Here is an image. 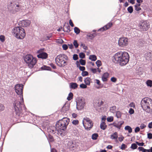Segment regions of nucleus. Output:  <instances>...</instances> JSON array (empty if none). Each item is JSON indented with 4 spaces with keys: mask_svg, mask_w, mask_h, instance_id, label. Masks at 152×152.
<instances>
[{
    "mask_svg": "<svg viewBox=\"0 0 152 152\" xmlns=\"http://www.w3.org/2000/svg\"><path fill=\"white\" fill-rule=\"evenodd\" d=\"M15 92L19 95L23 96V85L22 84H17L15 86ZM23 99L22 97L21 101H15L14 103L15 111L16 115L19 116L21 113L22 107H24Z\"/></svg>",
    "mask_w": 152,
    "mask_h": 152,
    "instance_id": "f257e3e1",
    "label": "nucleus"
},
{
    "mask_svg": "<svg viewBox=\"0 0 152 152\" xmlns=\"http://www.w3.org/2000/svg\"><path fill=\"white\" fill-rule=\"evenodd\" d=\"M129 56L128 53L120 51L114 54L113 57V61L116 64H119L121 66L126 65L129 62Z\"/></svg>",
    "mask_w": 152,
    "mask_h": 152,
    "instance_id": "f03ea898",
    "label": "nucleus"
},
{
    "mask_svg": "<svg viewBox=\"0 0 152 152\" xmlns=\"http://www.w3.org/2000/svg\"><path fill=\"white\" fill-rule=\"evenodd\" d=\"M143 110L146 113H152V100L148 97L143 98L140 103Z\"/></svg>",
    "mask_w": 152,
    "mask_h": 152,
    "instance_id": "7ed1b4c3",
    "label": "nucleus"
},
{
    "mask_svg": "<svg viewBox=\"0 0 152 152\" xmlns=\"http://www.w3.org/2000/svg\"><path fill=\"white\" fill-rule=\"evenodd\" d=\"M54 128L56 131H57L58 134H60L61 136L66 135V126L64 121L61 120L58 121Z\"/></svg>",
    "mask_w": 152,
    "mask_h": 152,
    "instance_id": "20e7f679",
    "label": "nucleus"
},
{
    "mask_svg": "<svg viewBox=\"0 0 152 152\" xmlns=\"http://www.w3.org/2000/svg\"><path fill=\"white\" fill-rule=\"evenodd\" d=\"M57 64L61 67H65L66 65V55L61 54L58 56L55 59Z\"/></svg>",
    "mask_w": 152,
    "mask_h": 152,
    "instance_id": "39448f33",
    "label": "nucleus"
},
{
    "mask_svg": "<svg viewBox=\"0 0 152 152\" xmlns=\"http://www.w3.org/2000/svg\"><path fill=\"white\" fill-rule=\"evenodd\" d=\"M24 60L28 64V66L30 68H32L37 62L36 59L30 54L26 55L24 58Z\"/></svg>",
    "mask_w": 152,
    "mask_h": 152,
    "instance_id": "423d86ee",
    "label": "nucleus"
},
{
    "mask_svg": "<svg viewBox=\"0 0 152 152\" xmlns=\"http://www.w3.org/2000/svg\"><path fill=\"white\" fill-rule=\"evenodd\" d=\"M83 124L85 129L90 130L93 126V123L89 118L86 117L83 119Z\"/></svg>",
    "mask_w": 152,
    "mask_h": 152,
    "instance_id": "0eeeda50",
    "label": "nucleus"
},
{
    "mask_svg": "<svg viewBox=\"0 0 152 152\" xmlns=\"http://www.w3.org/2000/svg\"><path fill=\"white\" fill-rule=\"evenodd\" d=\"M138 27L141 31H145L149 28L150 24L147 20L141 21L139 24Z\"/></svg>",
    "mask_w": 152,
    "mask_h": 152,
    "instance_id": "6e6552de",
    "label": "nucleus"
},
{
    "mask_svg": "<svg viewBox=\"0 0 152 152\" xmlns=\"http://www.w3.org/2000/svg\"><path fill=\"white\" fill-rule=\"evenodd\" d=\"M20 9L19 5L15 2H11L8 5V9L11 12L14 13L19 11Z\"/></svg>",
    "mask_w": 152,
    "mask_h": 152,
    "instance_id": "1a4fd4ad",
    "label": "nucleus"
},
{
    "mask_svg": "<svg viewBox=\"0 0 152 152\" xmlns=\"http://www.w3.org/2000/svg\"><path fill=\"white\" fill-rule=\"evenodd\" d=\"M128 44V39L125 37L120 38L118 40V44L120 46L124 47Z\"/></svg>",
    "mask_w": 152,
    "mask_h": 152,
    "instance_id": "9d476101",
    "label": "nucleus"
},
{
    "mask_svg": "<svg viewBox=\"0 0 152 152\" xmlns=\"http://www.w3.org/2000/svg\"><path fill=\"white\" fill-rule=\"evenodd\" d=\"M85 105L84 99L82 97H79L77 99V107L80 109H83Z\"/></svg>",
    "mask_w": 152,
    "mask_h": 152,
    "instance_id": "9b49d317",
    "label": "nucleus"
},
{
    "mask_svg": "<svg viewBox=\"0 0 152 152\" xmlns=\"http://www.w3.org/2000/svg\"><path fill=\"white\" fill-rule=\"evenodd\" d=\"M44 50V49H41L37 51V53H39V54L37 56V57L38 58L46 59L48 57V54L45 52H43Z\"/></svg>",
    "mask_w": 152,
    "mask_h": 152,
    "instance_id": "f8f14e48",
    "label": "nucleus"
},
{
    "mask_svg": "<svg viewBox=\"0 0 152 152\" xmlns=\"http://www.w3.org/2000/svg\"><path fill=\"white\" fill-rule=\"evenodd\" d=\"M113 25V23L111 22H110L102 28L99 29L98 30V31H106L111 28L112 26Z\"/></svg>",
    "mask_w": 152,
    "mask_h": 152,
    "instance_id": "ddd939ff",
    "label": "nucleus"
},
{
    "mask_svg": "<svg viewBox=\"0 0 152 152\" xmlns=\"http://www.w3.org/2000/svg\"><path fill=\"white\" fill-rule=\"evenodd\" d=\"M20 27H15L12 30V33L14 35V36L16 37H19V36H18L20 30Z\"/></svg>",
    "mask_w": 152,
    "mask_h": 152,
    "instance_id": "4468645a",
    "label": "nucleus"
},
{
    "mask_svg": "<svg viewBox=\"0 0 152 152\" xmlns=\"http://www.w3.org/2000/svg\"><path fill=\"white\" fill-rule=\"evenodd\" d=\"M20 30L18 34V36H19V37H16L17 38L22 39H23L26 36V33L25 31L23 28L21 27L20 28Z\"/></svg>",
    "mask_w": 152,
    "mask_h": 152,
    "instance_id": "2eb2a0df",
    "label": "nucleus"
},
{
    "mask_svg": "<svg viewBox=\"0 0 152 152\" xmlns=\"http://www.w3.org/2000/svg\"><path fill=\"white\" fill-rule=\"evenodd\" d=\"M31 23V22L28 20H23L21 21V26L23 27H26L29 26Z\"/></svg>",
    "mask_w": 152,
    "mask_h": 152,
    "instance_id": "dca6fc26",
    "label": "nucleus"
},
{
    "mask_svg": "<svg viewBox=\"0 0 152 152\" xmlns=\"http://www.w3.org/2000/svg\"><path fill=\"white\" fill-rule=\"evenodd\" d=\"M124 121H121L118 122L117 123H114L113 125V126L118 128V129H120L122 125L124 124Z\"/></svg>",
    "mask_w": 152,
    "mask_h": 152,
    "instance_id": "f3484780",
    "label": "nucleus"
},
{
    "mask_svg": "<svg viewBox=\"0 0 152 152\" xmlns=\"http://www.w3.org/2000/svg\"><path fill=\"white\" fill-rule=\"evenodd\" d=\"M109 74L108 72L104 73L102 75V79L103 82H106L107 81V78L109 77Z\"/></svg>",
    "mask_w": 152,
    "mask_h": 152,
    "instance_id": "a211bd4d",
    "label": "nucleus"
},
{
    "mask_svg": "<svg viewBox=\"0 0 152 152\" xmlns=\"http://www.w3.org/2000/svg\"><path fill=\"white\" fill-rule=\"evenodd\" d=\"M70 88L75 89L77 88L78 85L76 83H71L69 84Z\"/></svg>",
    "mask_w": 152,
    "mask_h": 152,
    "instance_id": "6ab92c4d",
    "label": "nucleus"
},
{
    "mask_svg": "<svg viewBox=\"0 0 152 152\" xmlns=\"http://www.w3.org/2000/svg\"><path fill=\"white\" fill-rule=\"evenodd\" d=\"M118 137V133L117 132H114L110 136V138L112 140L117 139Z\"/></svg>",
    "mask_w": 152,
    "mask_h": 152,
    "instance_id": "aec40b11",
    "label": "nucleus"
},
{
    "mask_svg": "<svg viewBox=\"0 0 152 152\" xmlns=\"http://www.w3.org/2000/svg\"><path fill=\"white\" fill-rule=\"evenodd\" d=\"M96 36V34L95 33L93 34H88L87 35V36L89 37V39H93L94 37Z\"/></svg>",
    "mask_w": 152,
    "mask_h": 152,
    "instance_id": "412c9836",
    "label": "nucleus"
},
{
    "mask_svg": "<svg viewBox=\"0 0 152 152\" xmlns=\"http://www.w3.org/2000/svg\"><path fill=\"white\" fill-rule=\"evenodd\" d=\"M100 127L101 129L105 130L107 128V126L105 122H102L100 125Z\"/></svg>",
    "mask_w": 152,
    "mask_h": 152,
    "instance_id": "4be33fe9",
    "label": "nucleus"
},
{
    "mask_svg": "<svg viewBox=\"0 0 152 152\" xmlns=\"http://www.w3.org/2000/svg\"><path fill=\"white\" fill-rule=\"evenodd\" d=\"M91 79L89 77H87L84 80V82L86 85H89L90 83Z\"/></svg>",
    "mask_w": 152,
    "mask_h": 152,
    "instance_id": "5701e85b",
    "label": "nucleus"
},
{
    "mask_svg": "<svg viewBox=\"0 0 152 152\" xmlns=\"http://www.w3.org/2000/svg\"><path fill=\"white\" fill-rule=\"evenodd\" d=\"M146 84L148 86L150 87L152 86V80H148L146 82Z\"/></svg>",
    "mask_w": 152,
    "mask_h": 152,
    "instance_id": "b1692460",
    "label": "nucleus"
},
{
    "mask_svg": "<svg viewBox=\"0 0 152 152\" xmlns=\"http://www.w3.org/2000/svg\"><path fill=\"white\" fill-rule=\"evenodd\" d=\"M73 95L72 93H70L67 97V100L69 101L71 100L73 98Z\"/></svg>",
    "mask_w": 152,
    "mask_h": 152,
    "instance_id": "393cba45",
    "label": "nucleus"
},
{
    "mask_svg": "<svg viewBox=\"0 0 152 152\" xmlns=\"http://www.w3.org/2000/svg\"><path fill=\"white\" fill-rule=\"evenodd\" d=\"M116 107L115 106H113L110 107V111L111 113H114L116 110Z\"/></svg>",
    "mask_w": 152,
    "mask_h": 152,
    "instance_id": "a878e982",
    "label": "nucleus"
},
{
    "mask_svg": "<svg viewBox=\"0 0 152 152\" xmlns=\"http://www.w3.org/2000/svg\"><path fill=\"white\" fill-rule=\"evenodd\" d=\"M89 58L90 60L92 61H95L96 60V57L95 55H90Z\"/></svg>",
    "mask_w": 152,
    "mask_h": 152,
    "instance_id": "bb28decb",
    "label": "nucleus"
},
{
    "mask_svg": "<svg viewBox=\"0 0 152 152\" xmlns=\"http://www.w3.org/2000/svg\"><path fill=\"white\" fill-rule=\"evenodd\" d=\"M125 130L128 131L129 133H131L132 132V129L131 127L129 126H127L125 127Z\"/></svg>",
    "mask_w": 152,
    "mask_h": 152,
    "instance_id": "cd10ccee",
    "label": "nucleus"
},
{
    "mask_svg": "<svg viewBox=\"0 0 152 152\" xmlns=\"http://www.w3.org/2000/svg\"><path fill=\"white\" fill-rule=\"evenodd\" d=\"M122 114L121 112L118 111L116 112V116L117 118H120Z\"/></svg>",
    "mask_w": 152,
    "mask_h": 152,
    "instance_id": "c85d7f7f",
    "label": "nucleus"
},
{
    "mask_svg": "<svg viewBox=\"0 0 152 152\" xmlns=\"http://www.w3.org/2000/svg\"><path fill=\"white\" fill-rule=\"evenodd\" d=\"M98 137V135L97 133L93 134L92 136V139L93 140H96Z\"/></svg>",
    "mask_w": 152,
    "mask_h": 152,
    "instance_id": "c756f323",
    "label": "nucleus"
},
{
    "mask_svg": "<svg viewBox=\"0 0 152 152\" xmlns=\"http://www.w3.org/2000/svg\"><path fill=\"white\" fill-rule=\"evenodd\" d=\"M75 32L76 34H78L80 33V29L77 27H75L74 28Z\"/></svg>",
    "mask_w": 152,
    "mask_h": 152,
    "instance_id": "7c9ffc66",
    "label": "nucleus"
},
{
    "mask_svg": "<svg viewBox=\"0 0 152 152\" xmlns=\"http://www.w3.org/2000/svg\"><path fill=\"white\" fill-rule=\"evenodd\" d=\"M137 144H132L130 148L132 149H135L137 147Z\"/></svg>",
    "mask_w": 152,
    "mask_h": 152,
    "instance_id": "2f4dec72",
    "label": "nucleus"
},
{
    "mask_svg": "<svg viewBox=\"0 0 152 152\" xmlns=\"http://www.w3.org/2000/svg\"><path fill=\"white\" fill-rule=\"evenodd\" d=\"M42 69H43L50 70H51V68L49 66H44L43 67H42Z\"/></svg>",
    "mask_w": 152,
    "mask_h": 152,
    "instance_id": "473e14b6",
    "label": "nucleus"
},
{
    "mask_svg": "<svg viewBox=\"0 0 152 152\" xmlns=\"http://www.w3.org/2000/svg\"><path fill=\"white\" fill-rule=\"evenodd\" d=\"M127 10L130 13H132L133 11V8L132 7L130 6L129 7L127 8Z\"/></svg>",
    "mask_w": 152,
    "mask_h": 152,
    "instance_id": "72a5a7b5",
    "label": "nucleus"
},
{
    "mask_svg": "<svg viewBox=\"0 0 152 152\" xmlns=\"http://www.w3.org/2000/svg\"><path fill=\"white\" fill-rule=\"evenodd\" d=\"M127 146L124 144L123 143L121 145L120 148L122 150H125L126 148H127Z\"/></svg>",
    "mask_w": 152,
    "mask_h": 152,
    "instance_id": "f704fd0d",
    "label": "nucleus"
},
{
    "mask_svg": "<svg viewBox=\"0 0 152 152\" xmlns=\"http://www.w3.org/2000/svg\"><path fill=\"white\" fill-rule=\"evenodd\" d=\"M80 62L82 65H85L86 64V61L82 59H80L79 61Z\"/></svg>",
    "mask_w": 152,
    "mask_h": 152,
    "instance_id": "c9c22d12",
    "label": "nucleus"
},
{
    "mask_svg": "<svg viewBox=\"0 0 152 152\" xmlns=\"http://www.w3.org/2000/svg\"><path fill=\"white\" fill-rule=\"evenodd\" d=\"M82 75L83 77L87 76L88 75V72L87 71H83L82 73Z\"/></svg>",
    "mask_w": 152,
    "mask_h": 152,
    "instance_id": "e433bc0d",
    "label": "nucleus"
},
{
    "mask_svg": "<svg viewBox=\"0 0 152 152\" xmlns=\"http://www.w3.org/2000/svg\"><path fill=\"white\" fill-rule=\"evenodd\" d=\"M73 45L75 48H77L79 45L77 43V41L76 40H75L73 42Z\"/></svg>",
    "mask_w": 152,
    "mask_h": 152,
    "instance_id": "4c0bfd02",
    "label": "nucleus"
},
{
    "mask_svg": "<svg viewBox=\"0 0 152 152\" xmlns=\"http://www.w3.org/2000/svg\"><path fill=\"white\" fill-rule=\"evenodd\" d=\"M96 64L97 65V66L99 67L100 66H101V62L100 60H98L96 62Z\"/></svg>",
    "mask_w": 152,
    "mask_h": 152,
    "instance_id": "58836bf2",
    "label": "nucleus"
},
{
    "mask_svg": "<svg viewBox=\"0 0 152 152\" xmlns=\"http://www.w3.org/2000/svg\"><path fill=\"white\" fill-rule=\"evenodd\" d=\"M85 54L83 53H81L79 54V57L81 58H83L85 57Z\"/></svg>",
    "mask_w": 152,
    "mask_h": 152,
    "instance_id": "ea45409f",
    "label": "nucleus"
},
{
    "mask_svg": "<svg viewBox=\"0 0 152 152\" xmlns=\"http://www.w3.org/2000/svg\"><path fill=\"white\" fill-rule=\"evenodd\" d=\"M66 102L64 104V105L63 107H62L61 109V111L62 112H64V113H66V107H65V106L66 105Z\"/></svg>",
    "mask_w": 152,
    "mask_h": 152,
    "instance_id": "a19ab883",
    "label": "nucleus"
},
{
    "mask_svg": "<svg viewBox=\"0 0 152 152\" xmlns=\"http://www.w3.org/2000/svg\"><path fill=\"white\" fill-rule=\"evenodd\" d=\"M80 46L81 47H83V48L85 49V50H87L88 49V47L85 45V44L83 43H81V45H80Z\"/></svg>",
    "mask_w": 152,
    "mask_h": 152,
    "instance_id": "79ce46f5",
    "label": "nucleus"
},
{
    "mask_svg": "<svg viewBox=\"0 0 152 152\" xmlns=\"http://www.w3.org/2000/svg\"><path fill=\"white\" fill-rule=\"evenodd\" d=\"M107 121L109 122H111L113 121V118L112 117H108L107 118Z\"/></svg>",
    "mask_w": 152,
    "mask_h": 152,
    "instance_id": "37998d69",
    "label": "nucleus"
},
{
    "mask_svg": "<svg viewBox=\"0 0 152 152\" xmlns=\"http://www.w3.org/2000/svg\"><path fill=\"white\" fill-rule=\"evenodd\" d=\"M80 87L82 88H85L87 87L86 85L83 83L81 84L80 85Z\"/></svg>",
    "mask_w": 152,
    "mask_h": 152,
    "instance_id": "c03bdc74",
    "label": "nucleus"
},
{
    "mask_svg": "<svg viewBox=\"0 0 152 152\" xmlns=\"http://www.w3.org/2000/svg\"><path fill=\"white\" fill-rule=\"evenodd\" d=\"M72 123L74 125H77L79 124V121L78 120H74L72 121Z\"/></svg>",
    "mask_w": 152,
    "mask_h": 152,
    "instance_id": "a18cd8bd",
    "label": "nucleus"
},
{
    "mask_svg": "<svg viewBox=\"0 0 152 152\" xmlns=\"http://www.w3.org/2000/svg\"><path fill=\"white\" fill-rule=\"evenodd\" d=\"M135 8V10L137 11H138L141 10V8L140 7H137V6H134Z\"/></svg>",
    "mask_w": 152,
    "mask_h": 152,
    "instance_id": "49530a36",
    "label": "nucleus"
},
{
    "mask_svg": "<svg viewBox=\"0 0 152 152\" xmlns=\"http://www.w3.org/2000/svg\"><path fill=\"white\" fill-rule=\"evenodd\" d=\"M73 58L74 60H77L78 58V55L77 54H74L73 56Z\"/></svg>",
    "mask_w": 152,
    "mask_h": 152,
    "instance_id": "de8ad7c7",
    "label": "nucleus"
},
{
    "mask_svg": "<svg viewBox=\"0 0 152 152\" xmlns=\"http://www.w3.org/2000/svg\"><path fill=\"white\" fill-rule=\"evenodd\" d=\"M129 112L130 114H132L134 113V110L133 109L130 108L129 110Z\"/></svg>",
    "mask_w": 152,
    "mask_h": 152,
    "instance_id": "09e8293b",
    "label": "nucleus"
},
{
    "mask_svg": "<svg viewBox=\"0 0 152 152\" xmlns=\"http://www.w3.org/2000/svg\"><path fill=\"white\" fill-rule=\"evenodd\" d=\"M148 138L149 139H152V134L151 133H148L147 134Z\"/></svg>",
    "mask_w": 152,
    "mask_h": 152,
    "instance_id": "8fccbe9b",
    "label": "nucleus"
},
{
    "mask_svg": "<svg viewBox=\"0 0 152 152\" xmlns=\"http://www.w3.org/2000/svg\"><path fill=\"white\" fill-rule=\"evenodd\" d=\"M129 106L130 107H132L133 108L135 107V105L134 102H131L129 105Z\"/></svg>",
    "mask_w": 152,
    "mask_h": 152,
    "instance_id": "3c124183",
    "label": "nucleus"
},
{
    "mask_svg": "<svg viewBox=\"0 0 152 152\" xmlns=\"http://www.w3.org/2000/svg\"><path fill=\"white\" fill-rule=\"evenodd\" d=\"M110 80L113 82H115L117 81V79L114 77L111 78Z\"/></svg>",
    "mask_w": 152,
    "mask_h": 152,
    "instance_id": "603ef678",
    "label": "nucleus"
},
{
    "mask_svg": "<svg viewBox=\"0 0 152 152\" xmlns=\"http://www.w3.org/2000/svg\"><path fill=\"white\" fill-rule=\"evenodd\" d=\"M4 37L3 35L0 36V40L2 42H3L4 41Z\"/></svg>",
    "mask_w": 152,
    "mask_h": 152,
    "instance_id": "864d4df0",
    "label": "nucleus"
},
{
    "mask_svg": "<svg viewBox=\"0 0 152 152\" xmlns=\"http://www.w3.org/2000/svg\"><path fill=\"white\" fill-rule=\"evenodd\" d=\"M4 109V107L3 104L0 103V111L3 110Z\"/></svg>",
    "mask_w": 152,
    "mask_h": 152,
    "instance_id": "5fc2aeb1",
    "label": "nucleus"
},
{
    "mask_svg": "<svg viewBox=\"0 0 152 152\" xmlns=\"http://www.w3.org/2000/svg\"><path fill=\"white\" fill-rule=\"evenodd\" d=\"M136 143L139 146H143L144 145V143L143 142L140 143L138 142H136Z\"/></svg>",
    "mask_w": 152,
    "mask_h": 152,
    "instance_id": "6e6d98bb",
    "label": "nucleus"
},
{
    "mask_svg": "<svg viewBox=\"0 0 152 152\" xmlns=\"http://www.w3.org/2000/svg\"><path fill=\"white\" fill-rule=\"evenodd\" d=\"M118 139L120 142H121L124 139V137L123 136H121V137H119L118 138Z\"/></svg>",
    "mask_w": 152,
    "mask_h": 152,
    "instance_id": "4d7b16f0",
    "label": "nucleus"
},
{
    "mask_svg": "<svg viewBox=\"0 0 152 152\" xmlns=\"http://www.w3.org/2000/svg\"><path fill=\"white\" fill-rule=\"evenodd\" d=\"M56 42L58 43L61 44L63 42V41L62 39H59L57 40Z\"/></svg>",
    "mask_w": 152,
    "mask_h": 152,
    "instance_id": "13d9d810",
    "label": "nucleus"
},
{
    "mask_svg": "<svg viewBox=\"0 0 152 152\" xmlns=\"http://www.w3.org/2000/svg\"><path fill=\"white\" fill-rule=\"evenodd\" d=\"M80 70V71H83L85 69V68L84 66H80V67L79 68Z\"/></svg>",
    "mask_w": 152,
    "mask_h": 152,
    "instance_id": "bf43d9fd",
    "label": "nucleus"
},
{
    "mask_svg": "<svg viewBox=\"0 0 152 152\" xmlns=\"http://www.w3.org/2000/svg\"><path fill=\"white\" fill-rule=\"evenodd\" d=\"M140 131V128L139 127H136L135 129V132L136 133H137L139 132Z\"/></svg>",
    "mask_w": 152,
    "mask_h": 152,
    "instance_id": "052dcab7",
    "label": "nucleus"
},
{
    "mask_svg": "<svg viewBox=\"0 0 152 152\" xmlns=\"http://www.w3.org/2000/svg\"><path fill=\"white\" fill-rule=\"evenodd\" d=\"M69 23V25L73 27L74 26V24L71 20H70Z\"/></svg>",
    "mask_w": 152,
    "mask_h": 152,
    "instance_id": "680f3d73",
    "label": "nucleus"
},
{
    "mask_svg": "<svg viewBox=\"0 0 152 152\" xmlns=\"http://www.w3.org/2000/svg\"><path fill=\"white\" fill-rule=\"evenodd\" d=\"M97 69H95V68H94V69L92 68L91 69V71L94 73H96V72H97Z\"/></svg>",
    "mask_w": 152,
    "mask_h": 152,
    "instance_id": "e2e57ef3",
    "label": "nucleus"
},
{
    "mask_svg": "<svg viewBox=\"0 0 152 152\" xmlns=\"http://www.w3.org/2000/svg\"><path fill=\"white\" fill-rule=\"evenodd\" d=\"M146 127V125L145 124H142L140 126V128L141 129H143Z\"/></svg>",
    "mask_w": 152,
    "mask_h": 152,
    "instance_id": "0e129e2a",
    "label": "nucleus"
},
{
    "mask_svg": "<svg viewBox=\"0 0 152 152\" xmlns=\"http://www.w3.org/2000/svg\"><path fill=\"white\" fill-rule=\"evenodd\" d=\"M145 149L142 147H139L138 148V149L139 150V151H142L143 152Z\"/></svg>",
    "mask_w": 152,
    "mask_h": 152,
    "instance_id": "69168bd1",
    "label": "nucleus"
},
{
    "mask_svg": "<svg viewBox=\"0 0 152 152\" xmlns=\"http://www.w3.org/2000/svg\"><path fill=\"white\" fill-rule=\"evenodd\" d=\"M96 83L99 86H100L101 85L100 82L99 80L97 79H96Z\"/></svg>",
    "mask_w": 152,
    "mask_h": 152,
    "instance_id": "338daca9",
    "label": "nucleus"
},
{
    "mask_svg": "<svg viewBox=\"0 0 152 152\" xmlns=\"http://www.w3.org/2000/svg\"><path fill=\"white\" fill-rule=\"evenodd\" d=\"M148 127L150 129L152 128V122H151L148 124Z\"/></svg>",
    "mask_w": 152,
    "mask_h": 152,
    "instance_id": "774afa93",
    "label": "nucleus"
}]
</instances>
